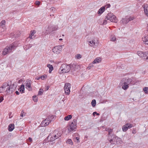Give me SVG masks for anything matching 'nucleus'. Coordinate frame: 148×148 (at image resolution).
<instances>
[{
    "label": "nucleus",
    "instance_id": "nucleus-54",
    "mask_svg": "<svg viewBox=\"0 0 148 148\" xmlns=\"http://www.w3.org/2000/svg\"><path fill=\"white\" fill-rule=\"evenodd\" d=\"M97 114V112H95L93 113V115H94L95 114Z\"/></svg>",
    "mask_w": 148,
    "mask_h": 148
},
{
    "label": "nucleus",
    "instance_id": "nucleus-25",
    "mask_svg": "<svg viewBox=\"0 0 148 148\" xmlns=\"http://www.w3.org/2000/svg\"><path fill=\"white\" fill-rule=\"evenodd\" d=\"M47 66L49 69V73H51L53 69V66L50 64H47Z\"/></svg>",
    "mask_w": 148,
    "mask_h": 148
},
{
    "label": "nucleus",
    "instance_id": "nucleus-2",
    "mask_svg": "<svg viewBox=\"0 0 148 148\" xmlns=\"http://www.w3.org/2000/svg\"><path fill=\"white\" fill-rule=\"evenodd\" d=\"M17 47V45H16L15 43H12L9 46H7L3 51V54L5 55L11 52L12 50H14Z\"/></svg>",
    "mask_w": 148,
    "mask_h": 148
},
{
    "label": "nucleus",
    "instance_id": "nucleus-21",
    "mask_svg": "<svg viewBox=\"0 0 148 148\" xmlns=\"http://www.w3.org/2000/svg\"><path fill=\"white\" fill-rule=\"evenodd\" d=\"M14 128V125L13 124H11L9 125L8 129L10 132H11Z\"/></svg>",
    "mask_w": 148,
    "mask_h": 148
},
{
    "label": "nucleus",
    "instance_id": "nucleus-22",
    "mask_svg": "<svg viewBox=\"0 0 148 148\" xmlns=\"http://www.w3.org/2000/svg\"><path fill=\"white\" fill-rule=\"evenodd\" d=\"M129 21L128 20V17H127L123 18L121 21V23H122L123 24H126Z\"/></svg>",
    "mask_w": 148,
    "mask_h": 148
},
{
    "label": "nucleus",
    "instance_id": "nucleus-40",
    "mask_svg": "<svg viewBox=\"0 0 148 148\" xmlns=\"http://www.w3.org/2000/svg\"><path fill=\"white\" fill-rule=\"evenodd\" d=\"M33 100L35 102H36L38 101V98L36 96H34L33 97Z\"/></svg>",
    "mask_w": 148,
    "mask_h": 148
},
{
    "label": "nucleus",
    "instance_id": "nucleus-24",
    "mask_svg": "<svg viewBox=\"0 0 148 148\" xmlns=\"http://www.w3.org/2000/svg\"><path fill=\"white\" fill-rule=\"evenodd\" d=\"M101 58L99 57H98L95 58L93 62V64H96L98 63L101 61Z\"/></svg>",
    "mask_w": 148,
    "mask_h": 148
},
{
    "label": "nucleus",
    "instance_id": "nucleus-58",
    "mask_svg": "<svg viewBox=\"0 0 148 148\" xmlns=\"http://www.w3.org/2000/svg\"><path fill=\"white\" fill-rule=\"evenodd\" d=\"M96 114L97 115H99V114L98 113H97V114Z\"/></svg>",
    "mask_w": 148,
    "mask_h": 148
},
{
    "label": "nucleus",
    "instance_id": "nucleus-57",
    "mask_svg": "<svg viewBox=\"0 0 148 148\" xmlns=\"http://www.w3.org/2000/svg\"><path fill=\"white\" fill-rule=\"evenodd\" d=\"M40 79V77H37V78H36V79H37V80H39V79Z\"/></svg>",
    "mask_w": 148,
    "mask_h": 148
},
{
    "label": "nucleus",
    "instance_id": "nucleus-1",
    "mask_svg": "<svg viewBox=\"0 0 148 148\" xmlns=\"http://www.w3.org/2000/svg\"><path fill=\"white\" fill-rule=\"evenodd\" d=\"M13 86L14 84H12L10 86L8 83L6 82L3 84L2 87L3 88L5 91L10 94L15 90V87H14Z\"/></svg>",
    "mask_w": 148,
    "mask_h": 148
},
{
    "label": "nucleus",
    "instance_id": "nucleus-41",
    "mask_svg": "<svg viewBox=\"0 0 148 148\" xmlns=\"http://www.w3.org/2000/svg\"><path fill=\"white\" fill-rule=\"evenodd\" d=\"M5 92L2 86L0 87V93H2Z\"/></svg>",
    "mask_w": 148,
    "mask_h": 148
},
{
    "label": "nucleus",
    "instance_id": "nucleus-55",
    "mask_svg": "<svg viewBox=\"0 0 148 148\" xmlns=\"http://www.w3.org/2000/svg\"><path fill=\"white\" fill-rule=\"evenodd\" d=\"M145 14L148 17V11H147V12L145 13Z\"/></svg>",
    "mask_w": 148,
    "mask_h": 148
},
{
    "label": "nucleus",
    "instance_id": "nucleus-28",
    "mask_svg": "<svg viewBox=\"0 0 148 148\" xmlns=\"http://www.w3.org/2000/svg\"><path fill=\"white\" fill-rule=\"evenodd\" d=\"M145 13L147 12L148 11V5L147 4H144L143 5Z\"/></svg>",
    "mask_w": 148,
    "mask_h": 148
},
{
    "label": "nucleus",
    "instance_id": "nucleus-19",
    "mask_svg": "<svg viewBox=\"0 0 148 148\" xmlns=\"http://www.w3.org/2000/svg\"><path fill=\"white\" fill-rule=\"evenodd\" d=\"M142 40L145 44L148 45V35H145L142 38Z\"/></svg>",
    "mask_w": 148,
    "mask_h": 148
},
{
    "label": "nucleus",
    "instance_id": "nucleus-42",
    "mask_svg": "<svg viewBox=\"0 0 148 148\" xmlns=\"http://www.w3.org/2000/svg\"><path fill=\"white\" fill-rule=\"evenodd\" d=\"M72 123H73L76 126L77 120L76 119H74Z\"/></svg>",
    "mask_w": 148,
    "mask_h": 148
},
{
    "label": "nucleus",
    "instance_id": "nucleus-23",
    "mask_svg": "<svg viewBox=\"0 0 148 148\" xmlns=\"http://www.w3.org/2000/svg\"><path fill=\"white\" fill-rule=\"evenodd\" d=\"M105 7L104 6L101 8L97 12V14H101L105 11Z\"/></svg>",
    "mask_w": 148,
    "mask_h": 148
},
{
    "label": "nucleus",
    "instance_id": "nucleus-49",
    "mask_svg": "<svg viewBox=\"0 0 148 148\" xmlns=\"http://www.w3.org/2000/svg\"><path fill=\"white\" fill-rule=\"evenodd\" d=\"M51 10L52 12H54L56 10V9L54 8H52L51 9Z\"/></svg>",
    "mask_w": 148,
    "mask_h": 148
},
{
    "label": "nucleus",
    "instance_id": "nucleus-13",
    "mask_svg": "<svg viewBox=\"0 0 148 148\" xmlns=\"http://www.w3.org/2000/svg\"><path fill=\"white\" fill-rule=\"evenodd\" d=\"M133 125L129 123H127L123 125L122 127V130L123 132L126 131L128 129L132 127Z\"/></svg>",
    "mask_w": 148,
    "mask_h": 148
},
{
    "label": "nucleus",
    "instance_id": "nucleus-14",
    "mask_svg": "<svg viewBox=\"0 0 148 148\" xmlns=\"http://www.w3.org/2000/svg\"><path fill=\"white\" fill-rule=\"evenodd\" d=\"M26 88L29 90L31 91L32 90L31 84H32V81L30 80H27L25 82Z\"/></svg>",
    "mask_w": 148,
    "mask_h": 148
},
{
    "label": "nucleus",
    "instance_id": "nucleus-10",
    "mask_svg": "<svg viewBox=\"0 0 148 148\" xmlns=\"http://www.w3.org/2000/svg\"><path fill=\"white\" fill-rule=\"evenodd\" d=\"M58 29V27L57 25H50L48 27L46 31L47 33H50Z\"/></svg>",
    "mask_w": 148,
    "mask_h": 148
},
{
    "label": "nucleus",
    "instance_id": "nucleus-47",
    "mask_svg": "<svg viewBox=\"0 0 148 148\" xmlns=\"http://www.w3.org/2000/svg\"><path fill=\"white\" fill-rule=\"evenodd\" d=\"M4 100L3 97H0V103Z\"/></svg>",
    "mask_w": 148,
    "mask_h": 148
},
{
    "label": "nucleus",
    "instance_id": "nucleus-16",
    "mask_svg": "<svg viewBox=\"0 0 148 148\" xmlns=\"http://www.w3.org/2000/svg\"><path fill=\"white\" fill-rule=\"evenodd\" d=\"M132 81V80L130 78H123L122 80V82L123 84H125V83L126 84H128V85Z\"/></svg>",
    "mask_w": 148,
    "mask_h": 148
},
{
    "label": "nucleus",
    "instance_id": "nucleus-12",
    "mask_svg": "<svg viewBox=\"0 0 148 148\" xmlns=\"http://www.w3.org/2000/svg\"><path fill=\"white\" fill-rule=\"evenodd\" d=\"M71 86V84L68 83H66L64 85V89L65 93L67 95L70 93Z\"/></svg>",
    "mask_w": 148,
    "mask_h": 148
},
{
    "label": "nucleus",
    "instance_id": "nucleus-27",
    "mask_svg": "<svg viewBox=\"0 0 148 148\" xmlns=\"http://www.w3.org/2000/svg\"><path fill=\"white\" fill-rule=\"evenodd\" d=\"M25 90L24 86V85H22L21 86V87L19 88L18 90L21 92V93H24V90Z\"/></svg>",
    "mask_w": 148,
    "mask_h": 148
},
{
    "label": "nucleus",
    "instance_id": "nucleus-38",
    "mask_svg": "<svg viewBox=\"0 0 148 148\" xmlns=\"http://www.w3.org/2000/svg\"><path fill=\"white\" fill-rule=\"evenodd\" d=\"M43 92V90L42 89H40L38 91V95H42Z\"/></svg>",
    "mask_w": 148,
    "mask_h": 148
},
{
    "label": "nucleus",
    "instance_id": "nucleus-53",
    "mask_svg": "<svg viewBox=\"0 0 148 148\" xmlns=\"http://www.w3.org/2000/svg\"><path fill=\"white\" fill-rule=\"evenodd\" d=\"M15 93L17 95H19V92L18 91H16L15 92Z\"/></svg>",
    "mask_w": 148,
    "mask_h": 148
},
{
    "label": "nucleus",
    "instance_id": "nucleus-5",
    "mask_svg": "<svg viewBox=\"0 0 148 148\" xmlns=\"http://www.w3.org/2000/svg\"><path fill=\"white\" fill-rule=\"evenodd\" d=\"M119 139H120V138H119L114 135L109 136H108V140L112 144H116L117 140Z\"/></svg>",
    "mask_w": 148,
    "mask_h": 148
},
{
    "label": "nucleus",
    "instance_id": "nucleus-46",
    "mask_svg": "<svg viewBox=\"0 0 148 148\" xmlns=\"http://www.w3.org/2000/svg\"><path fill=\"white\" fill-rule=\"evenodd\" d=\"M35 4L36 5H40V3L39 1H36L35 2Z\"/></svg>",
    "mask_w": 148,
    "mask_h": 148
},
{
    "label": "nucleus",
    "instance_id": "nucleus-36",
    "mask_svg": "<svg viewBox=\"0 0 148 148\" xmlns=\"http://www.w3.org/2000/svg\"><path fill=\"white\" fill-rule=\"evenodd\" d=\"M143 90L146 94H148V87H145L143 88Z\"/></svg>",
    "mask_w": 148,
    "mask_h": 148
},
{
    "label": "nucleus",
    "instance_id": "nucleus-17",
    "mask_svg": "<svg viewBox=\"0 0 148 148\" xmlns=\"http://www.w3.org/2000/svg\"><path fill=\"white\" fill-rule=\"evenodd\" d=\"M52 135V134L51 133L47 137V139L48 141L52 142L56 139L55 136H53Z\"/></svg>",
    "mask_w": 148,
    "mask_h": 148
},
{
    "label": "nucleus",
    "instance_id": "nucleus-34",
    "mask_svg": "<svg viewBox=\"0 0 148 148\" xmlns=\"http://www.w3.org/2000/svg\"><path fill=\"white\" fill-rule=\"evenodd\" d=\"M93 62H92V63H91L90 64L88 67H87V69L88 70H89L91 68H92L94 66V65H93Z\"/></svg>",
    "mask_w": 148,
    "mask_h": 148
},
{
    "label": "nucleus",
    "instance_id": "nucleus-32",
    "mask_svg": "<svg viewBox=\"0 0 148 148\" xmlns=\"http://www.w3.org/2000/svg\"><path fill=\"white\" fill-rule=\"evenodd\" d=\"M5 20H3L1 22V26L3 28L5 27Z\"/></svg>",
    "mask_w": 148,
    "mask_h": 148
},
{
    "label": "nucleus",
    "instance_id": "nucleus-20",
    "mask_svg": "<svg viewBox=\"0 0 148 148\" xmlns=\"http://www.w3.org/2000/svg\"><path fill=\"white\" fill-rule=\"evenodd\" d=\"M78 134L76 133L74 134V135L73 136L74 141L76 142L77 143H78L80 142L79 140V136L76 137L75 136V135L76 136L77 135V136Z\"/></svg>",
    "mask_w": 148,
    "mask_h": 148
},
{
    "label": "nucleus",
    "instance_id": "nucleus-26",
    "mask_svg": "<svg viewBox=\"0 0 148 148\" xmlns=\"http://www.w3.org/2000/svg\"><path fill=\"white\" fill-rule=\"evenodd\" d=\"M105 131H108V135H109V136H111L110 134L113 132V129L109 127H107L105 129Z\"/></svg>",
    "mask_w": 148,
    "mask_h": 148
},
{
    "label": "nucleus",
    "instance_id": "nucleus-18",
    "mask_svg": "<svg viewBox=\"0 0 148 148\" xmlns=\"http://www.w3.org/2000/svg\"><path fill=\"white\" fill-rule=\"evenodd\" d=\"M70 67V70H73V71H75L77 68L79 67V65L73 63V64H69Z\"/></svg>",
    "mask_w": 148,
    "mask_h": 148
},
{
    "label": "nucleus",
    "instance_id": "nucleus-59",
    "mask_svg": "<svg viewBox=\"0 0 148 148\" xmlns=\"http://www.w3.org/2000/svg\"><path fill=\"white\" fill-rule=\"evenodd\" d=\"M62 40V38H60V39H59V40Z\"/></svg>",
    "mask_w": 148,
    "mask_h": 148
},
{
    "label": "nucleus",
    "instance_id": "nucleus-50",
    "mask_svg": "<svg viewBox=\"0 0 148 148\" xmlns=\"http://www.w3.org/2000/svg\"><path fill=\"white\" fill-rule=\"evenodd\" d=\"M110 4H108L106 6L107 7V8H109L110 7Z\"/></svg>",
    "mask_w": 148,
    "mask_h": 148
},
{
    "label": "nucleus",
    "instance_id": "nucleus-11",
    "mask_svg": "<svg viewBox=\"0 0 148 148\" xmlns=\"http://www.w3.org/2000/svg\"><path fill=\"white\" fill-rule=\"evenodd\" d=\"M62 49V45H59L54 47L52 49L53 51L57 54L60 53Z\"/></svg>",
    "mask_w": 148,
    "mask_h": 148
},
{
    "label": "nucleus",
    "instance_id": "nucleus-43",
    "mask_svg": "<svg viewBox=\"0 0 148 148\" xmlns=\"http://www.w3.org/2000/svg\"><path fill=\"white\" fill-rule=\"evenodd\" d=\"M134 19V18L133 17H130L129 18H128V20L129 21V22L133 20Z\"/></svg>",
    "mask_w": 148,
    "mask_h": 148
},
{
    "label": "nucleus",
    "instance_id": "nucleus-4",
    "mask_svg": "<svg viewBox=\"0 0 148 148\" xmlns=\"http://www.w3.org/2000/svg\"><path fill=\"white\" fill-rule=\"evenodd\" d=\"M105 18H107V20H109L111 22L116 23L117 22V19L116 16L113 14L111 13H108L106 16Z\"/></svg>",
    "mask_w": 148,
    "mask_h": 148
},
{
    "label": "nucleus",
    "instance_id": "nucleus-33",
    "mask_svg": "<svg viewBox=\"0 0 148 148\" xmlns=\"http://www.w3.org/2000/svg\"><path fill=\"white\" fill-rule=\"evenodd\" d=\"M66 143L71 145H73V144L72 140L70 139H68L67 140Z\"/></svg>",
    "mask_w": 148,
    "mask_h": 148
},
{
    "label": "nucleus",
    "instance_id": "nucleus-35",
    "mask_svg": "<svg viewBox=\"0 0 148 148\" xmlns=\"http://www.w3.org/2000/svg\"><path fill=\"white\" fill-rule=\"evenodd\" d=\"M96 104V101L95 99H93L91 102V104L93 107H94Z\"/></svg>",
    "mask_w": 148,
    "mask_h": 148
},
{
    "label": "nucleus",
    "instance_id": "nucleus-44",
    "mask_svg": "<svg viewBox=\"0 0 148 148\" xmlns=\"http://www.w3.org/2000/svg\"><path fill=\"white\" fill-rule=\"evenodd\" d=\"M116 38L115 36L113 37L111 39V40L112 41H114L116 40Z\"/></svg>",
    "mask_w": 148,
    "mask_h": 148
},
{
    "label": "nucleus",
    "instance_id": "nucleus-7",
    "mask_svg": "<svg viewBox=\"0 0 148 148\" xmlns=\"http://www.w3.org/2000/svg\"><path fill=\"white\" fill-rule=\"evenodd\" d=\"M53 117V116H49L48 118L43 121L41 124L42 126L45 127L48 125L51 121L52 118Z\"/></svg>",
    "mask_w": 148,
    "mask_h": 148
},
{
    "label": "nucleus",
    "instance_id": "nucleus-61",
    "mask_svg": "<svg viewBox=\"0 0 148 148\" xmlns=\"http://www.w3.org/2000/svg\"><path fill=\"white\" fill-rule=\"evenodd\" d=\"M147 31H148V30H147Z\"/></svg>",
    "mask_w": 148,
    "mask_h": 148
},
{
    "label": "nucleus",
    "instance_id": "nucleus-30",
    "mask_svg": "<svg viewBox=\"0 0 148 148\" xmlns=\"http://www.w3.org/2000/svg\"><path fill=\"white\" fill-rule=\"evenodd\" d=\"M123 84V85L122 86V88L124 90H127L129 87V85L126 84L125 83Z\"/></svg>",
    "mask_w": 148,
    "mask_h": 148
},
{
    "label": "nucleus",
    "instance_id": "nucleus-39",
    "mask_svg": "<svg viewBox=\"0 0 148 148\" xmlns=\"http://www.w3.org/2000/svg\"><path fill=\"white\" fill-rule=\"evenodd\" d=\"M82 57L81 56L80 54H78L75 56V58L77 59H79Z\"/></svg>",
    "mask_w": 148,
    "mask_h": 148
},
{
    "label": "nucleus",
    "instance_id": "nucleus-56",
    "mask_svg": "<svg viewBox=\"0 0 148 148\" xmlns=\"http://www.w3.org/2000/svg\"><path fill=\"white\" fill-rule=\"evenodd\" d=\"M49 86H47V88H46V90H48V89H49Z\"/></svg>",
    "mask_w": 148,
    "mask_h": 148
},
{
    "label": "nucleus",
    "instance_id": "nucleus-37",
    "mask_svg": "<svg viewBox=\"0 0 148 148\" xmlns=\"http://www.w3.org/2000/svg\"><path fill=\"white\" fill-rule=\"evenodd\" d=\"M47 77V75H44L41 76H40V78L42 80H44Z\"/></svg>",
    "mask_w": 148,
    "mask_h": 148
},
{
    "label": "nucleus",
    "instance_id": "nucleus-60",
    "mask_svg": "<svg viewBox=\"0 0 148 148\" xmlns=\"http://www.w3.org/2000/svg\"><path fill=\"white\" fill-rule=\"evenodd\" d=\"M29 45L30 46H29V47H32V46H31V45H30V44H29Z\"/></svg>",
    "mask_w": 148,
    "mask_h": 148
},
{
    "label": "nucleus",
    "instance_id": "nucleus-29",
    "mask_svg": "<svg viewBox=\"0 0 148 148\" xmlns=\"http://www.w3.org/2000/svg\"><path fill=\"white\" fill-rule=\"evenodd\" d=\"M36 32H35L34 31H31L30 32V35L29 36V38L30 39H32L34 37H33V36H34Z\"/></svg>",
    "mask_w": 148,
    "mask_h": 148
},
{
    "label": "nucleus",
    "instance_id": "nucleus-52",
    "mask_svg": "<svg viewBox=\"0 0 148 148\" xmlns=\"http://www.w3.org/2000/svg\"><path fill=\"white\" fill-rule=\"evenodd\" d=\"M22 112H22L21 113V114L20 116L21 117H23V113H24V112H23V113H22Z\"/></svg>",
    "mask_w": 148,
    "mask_h": 148
},
{
    "label": "nucleus",
    "instance_id": "nucleus-51",
    "mask_svg": "<svg viewBox=\"0 0 148 148\" xmlns=\"http://www.w3.org/2000/svg\"><path fill=\"white\" fill-rule=\"evenodd\" d=\"M28 140L29 141L31 142H32V138H30L29 137L28 138Z\"/></svg>",
    "mask_w": 148,
    "mask_h": 148
},
{
    "label": "nucleus",
    "instance_id": "nucleus-9",
    "mask_svg": "<svg viewBox=\"0 0 148 148\" xmlns=\"http://www.w3.org/2000/svg\"><path fill=\"white\" fill-rule=\"evenodd\" d=\"M51 133L52 134V135L55 136L56 139L59 138L62 135L61 132L59 129H56Z\"/></svg>",
    "mask_w": 148,
    "mask_h": 148
},
{
    "label": "nucleus",
    "instance_id": "nucleus-15",
    "mask_svg": "<svg viewBox=\"0 0 148 148\" xmlns=\"http://www.w3.org/2000/svg\"><path fill=\"white\" fill-rule=\"evenodd\" d=\"M98 43V40H95V39L92 40V41L88 42L89 45L91 47H95L97 46Z\"/></svg>",
    "mask_w": 148,
    "mask_h": 148
},
{
    "label": "nucleus",
    "instance_id": "nucleus-8",
    "mask_svg": "<svg viewBox=\"0 0 148 148\" xmlns=\"http://www.w3.org/2000/svg\"><path fill=\"white\" fill-rule=\"evenodd\" d=\"M67 129L68 133L71 132L73 133L76 130V126L73 123H71L68 126Z\"/></svg>",
    "mask_w": 148,
    "mask_h": 148
},
{
    "label": "nucleus",
    "instance_id": "nucleus-45",
    "mask_svg": "<svg viewBox=\"0 0 148 148\" xmlns=\"http://www.w3.org/2000/svg\"><path fill=\"white\" fill-rule=\"evenodd\" d=\"M107 23V20L105 19L104 20L102 24L103 25H105Z\"/></svg>",
    "mask_w": 148,
    "mask_h": 148
},
{
    "label": "nucleus",
    "instance_id": "nucleus-3",
    "mask_svg": "<svg viewBox=\"0 0 148 148\" xmlns=\"http://www.w3.org/2000/svg\"><path fill=\"white\" fill-rule=\"evenodd\" d=\"M70 67L69 64L66 63L63 64L60 68V70L61 71V72H60V73H64L69 72L70 70Z\"/></svg>",
    "mask_w": 148,
    "mask_h": 148
},
{
    "label": "nucleus",
    "instance_id": "nucleus-31",
    "mask_svg": "<svg viewBox=\"0 0 148 148\" xmlns=\"http://www.w3.org/2000/svg\"><path fill=\"white\" fill-rule=\"evenodd\" d=\"M72 118V116L71 115H69L68 116H65L64 118V119L65 121H68L69 119H71Z\"/></svg>",
    "mask_w": 148,
    "mask_h": 148
},
{
    "label": "nucleus",
    "instance_id": "nucleus-48",
    "mask_svg": "<svg viewBox=\"0 0 148 148\" xmlns=\"http://www.w3.org/2000/svg\"><path fill=\"white\" fill-rule=\"evenodd\" d=\"M132 133L133 134H135L136 133V131L135 129H133L132 131Z\"/></svg>",
    "mask_w": 148,
    "mask_h": 148
},
{
    "label": "nucleus",
    "instance_id": "nucleus-6",
    "mask_svg": "<svg viewBox=\"0 0 148 148\" xmlns=\"http://www.w3.org/2000/svg\"><path fill=\"white\" fill-rule=\"evenodd\" d=\"M137 54L140 57L148 61V51L143 52L139 51L137 52Z\"/></svg>",
    "mask_w": 148,
    "mask_h": 148
}]
</instances>
